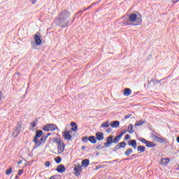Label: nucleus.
Returning a JSON list of instances; mask_svg holds the SVG:
<instances>
[{
    "label": "nucleus",
    "mask_w": 179,
    "mask_h": 179,
    "mask_svg": "<svg viewBox=\"0 0 179 179\" xmlns=\"http://www.w3.org/2000/svg\"><path fill=\"white\" fill-rule=\"evenodd\" d=\"M71 17V13L68 10H63L55 20V22L59 27L65 29L68 27L69 21L68 20Z\"/></svg>",
    "instance_id": "1"
},
{
    "label": "nucleus",
    "mask_w": 179,
    "mask_h": 179,
    "mask_svg": "<svg viewBox=\"0 0 179 179\" xmlns=\"http://www.w3.org/2000/svg\"><path fill=\"white\" fill-rule=\"evenodd\" d=\"M124 23L126 26H140L142 24V15L131 13L128 15V18L124 20Z\"/></svg>",
    "instance_id": "2"
},
{
    "label": "nucleus",
    "mask_w": 179,
    "mask_h": 179,
    "mask_svg": "<svg viewBox=\"0 0 179 179\" xmlns=\"http://www.w3.org/2000/svg\"><path fill=\"white\" fill-rule=\"evenodd\" d=\"M43 129L46 132H54V131H57V129H58V126L55 124H47L43 127Z\"/></svg>",
    "instance_id": "3"
},
{
    "label": "nucleus",
    "mask_w": 179,
    "mask_h": 179,
    "mask_svg": "<svg viewBox=\"0 0 179 179\" xmlns=\"http://www.w3.org/2000/svg\"><path fill=\"white\" fill-rule=\"evenodd\" d=\"M50 135H51V134H48L46 136H42L40 141H38V138H37L36 140H34V142L35 143L34 149H36V148H38V146L41 145H44V143H45V141H47V138H48Z\"/></svg>",
    "instance_id": "4"
},
{
    "label": "nucleus",
    "mask_w": 179,
    "mask_h": 179,
    "mask_svg": "<svg viewBox=\"0 0 179 179\" xmlns=\"http://www.w3.org/2000/svg\"><path fill=\"white\" fill-rule=\"evenodd\" d=\"M58 155H62L65 151V143L62 141H57Z\"/></svg>",
    "instance_id": "5"
},
{
    "label": "nucleus",
    "mask_w": 179,
    "mask_h": 179,
    "mask_svg": "<svg viewBox=\"0 0 179 179\" xmlns=\"http://www.w3.org/2000/svg\"><path fill=\"white\" fill-rule=\"evenodd\" d=\"M138 141H140V142H142V143H144L147 148H155L156 147V143H155L152 141H147L146 139H145L143 138H139Z\"/></svg>",
    "instance_id": "6"
},
{
    "label": "nucleus",
    "mask_w": 179,
    "mask_h": 179,
    "mask_svg": "<svg viewBox=\"0 0 179 179\" xmlns=\"http://www.w3.org/2000/svg\"><path fill=\"white\" fill-rule=\"evenodd\" d=\"M20 131H22V123H17L13 133V136L15 137L18 136L20 134Z\"/></svg>",
    "instance_id": "7"
},
{
    "label": "nucleus",
    "mask_w": 179,
    "mask_h": 179,
    "mask_svg": "<svg viewBox=\"0 0 179 179\" xmlns=\"http://www.w3.org/2000/svg\"><path fill=\"white\" fill-rule=\"evenodd\" d=\"M111 143H114L113 137L110 136L106 139V143H105L104 146L106 148H110L111 146Z\"/></svg>",
    "instance_id": "8"
},
{
    "label": "nucleus",
    "mask_w": 179,
    "mask_h": 179,
    "mask_svg": "<svg viewBox=\"0 0 179 179\" xmlns=\"http://www.w3.org/2000/svg\"><path fill=\"white\" fill-rule=\"evenodd\" d=\"M63 138L66 141H71L72 139V136L71 135V133L69 132V131L63 132Z\"/></svg>",
    "instance_id": "9"
},
{
    "label": "nucleus",
    "mask_w": 179,
    "mask_h": 179,
    "mask_svg": "<svg viewBox=\"0 0 179 179\" xmlns=\"http://www.w3.org/2000/svg\"><path fill=\"white\" fill-rule=\"evenodd\" d=\"M127 146V143L121 142L117 143L115 148V150H120V149H124Z\"/></svg>",
    "instance_id": "10"
},
{
    "label": "nucleus",
    "mask_w": 179,
    "mask_h": 179,
    "mask_svg": "<svg viewBox=\"0 0 179 179\" xmlns=\"http://www.w3.org/2000/svg\"><path fill=\"white\" fill-rule=\"evenodd\" d=\"M161 166H167L170 163V159L169 158H162L159 160Z\"/></svg>",
    "instance_id": "11"
},
{
    "label": "nucleus",
    "mask_w": 179,
    "mask_h": 179,
    "mask_svg": "<svg viewBox=\"0 0 179 179\" xmlns=\"http://www.w3.org/2000/svg\"><path fill=\"white\" fill-rule=\"evenodd\" d=\"M96 141H103L104 139V134L103 132L96 133Z\"/></svg>",
    "instance_id": "12"
},
{
    "label": "nucleus",
    "mask_w": 179,
    "mask_h": 179,
    "mask_svg": "<svg viewBox=\"0 0 179 179\" xmlns=\"http://www.w3.org/2000/svg\"><path fill=\"white\" fill-rule=\"evenodd\" d=\"M74 171L76 176H79L80 173H82V166L76 165L74 167Z\"/></svg>",
    "instance_id": "13"
},
{
    "label": "nucleus",
    "mask_w": 179,
    "mask_h": 179,
    "mask_svg": "<svg viewBox=\"0 0 179 179\" xmlns=\"http://www.w3.org/2000/svg\"><path fill=\"white\" fill-rule=\"evenodd\" d=\"M43 132L41 130L36 131V136L34 138V141L38 139V138H41V136H43Z\"/></svg>",
    "instance_id": "14"
},
{
    "label": "nucleus",
    "mask_w": 179,
    "mask_h": 179,
    "mask_svg": "<svg viewBox=\"0 0 179 179\" xmlns=\"http://www.w3.org/2000/svg\"><path fill=\"white\" fill-rule=\"evenodd\" d=\"M35 43L36 45H41V43H43V41H41V38H40L38 35H35Z\"/></svg>",
    "instance_id": "15"
},
{
    "label": "nucleus",
    "mask_w": 179,
    "mask_h": 179,
    "mask_svg": "<svg viewBox=\"0 0 179 179\" xmlns=\"http://www.w3.org/2000/svg\"><path fill=\"white\" fill-rule=\"evenodd\" d=\"M56 170L58 171V173H65V166L60 164L57 166Z\"/></svg>",
    "instance_id": "16"
},
{
    "label": "nucleus",
    "mask_w": 179,
    "mask_h": 179,
    "mask_svg": "<svg viewBox=\"0 0 179 179\" xmlns=\"http://www.w3.org/2000/svg\"><path fill=\"white\" fill-rule=\"evenodd\" d=\"M71 127H73L71 130L73 131L74 132H76L78 131V124L75 122H71Z\"/></svg>",
    "instance_id": "17"
},
{
    "label": "nucleus",
    "mask_w": 179,
    "mask_h": 179,
    "mask_svg": "<svg viewBox=\"0 0 179 179\" xmlns=\"http://www.w3.org/2000/svg\"><path fill=\"white\" fill-rule=\"evenodd\" d=\"M154 138H155V141H158L159 143H164V142H166V138L163 137H158L157 136H154Z\"/></svg>",
    "instance_id": "18"
},
{
    "label": "nucleus",
    "mask_w": 179,
    "mask_h": 179,
    "mask_svg": "<svg viewBox=\"0 0 179 179\" xmlns=\"http://www.w3.org/2000/svg\"><path fill=\"white\" fill-rule=\"evenodd\" d=\"M131 94H132V90H131V89L129 88L124 89V96H131Z\"/></svg>",
    "instance_id": "19"
},
{
    "label": "nucleus",
    "mask_w": 179,
    "mask_h": 179,
    "mask_svg": "<svg viewBox=\"0 0 179 179\" xmlns=\"http://www.w3.org/2000/svg\"><path fill=\"white\" fill-rule=\"evenodd\" d=\"M88 141H90V142L91 143H97V139L96 138V137L94 136H91L88 138Z\"/></svg>",
    "instance_id": "20"
},
{
    "label": "nucleus",
    "mask_w": 179,
    "mask_h": 179,
    "mask_svg": "<svg viewBox=\"0 0 179 179\" xmlns=\"http://www.w3.org/2000/svg\"><path fill=\"white\" fill-rule=\"evenodd\" d=\"M128 143L129 146H132L134 149H136V146H137L136 140H131Z\"/></svg>",
    "instance_id": "21"
},
{
    "label": "nucleus",
    "mask_w": 179,
    "mask_h": 179,
    "mask_svg": "<svg viewBox=\"0 0 179 179\" xmlns=\"http://www.w3.org/2000/svg\"><path fill=\"white\" fill-rule=\"evenodd\" d=\"M110 125L112 128H118V127H120V122L114 121L113 123H110Z\"/></svg>",
    "instance_id": "22"
},
{
    "label": "nucleus",
    "mask_w": 179,
    "mask_h": 179,
    "mask_svg": "<svg viewBox=\"0 0 179 179\" xmlns=\"http://www.w3.org/2000/svg\"><path fill=\"white\" fill-rule=\"evenodd\" d=\"M127 132L130 134H134L135 132V130L134 129V125L129 124L127 128Z\"/></svg>",
    "instance_id": "23"
},
{
    "label": "nucleus",
    "mask_w": 179,
    "mask_h": 179,
    "mask_svg": "<svg viewBox=\"0 0 179 179\" xmlns=\"http://www.w3.org/2000/svg\"><path fill=\"white\" fill-rule=\"evenodd\" d=\"M137 150H138V152H140V153H143V152H145V150H146V148L145 146L139 145L137 148Z\"/></svg>",
    "instance_id": "24"
},
{
    "label": "nucleus",
    "mask_w": 179,
    "mask_h": 179,
    "mask_svg": "<svg viewBox=\"0 0 179 179\" xmlns=\"http://www.w3.org/2000/svg\"><path fill=\"white\" fill-rule=\"evenodd\" d=\"M89 164H90L89 159H84L82 161V166L83 167H87V166H89Z\"/></svg>",
    "instance_id": "25"
},
{
    "label": "nucleus",
    "mask_w": 179,
    "mask_h": 179,
    "mask_svg": "<svg viewBox=\"0 0 179 179\" xmlns=\"http://www.w3.org/2000/svg\"><path fill=\"white\" fill-rule=\"evenodd\" d=\"M133 152H134V151L132 150L131 148H129V149H127V150H126V152H124V155H125L126 156H129L130 155H132Z\"/></svg>",
    "instance_id": "26"
},
{
    "label": "nucleus",
    "mask_w": 179,
    "mask_h": 179,
    "mask_svg": "<svg viewBox=\"0 0 179 179\" xmlns=\"http://www.w3.org/2000/svg\"><path fill=\"white\" fill-rule=\"evenodd\" d=\"M145 124V121L139 120L135 123V127H141V125H143Z\"/></svg>",
    "instance_id": "27"
},
{
    "label": "nucleus",
    "mask_w": 179,
    "mask_h": 179,
    "mask_svg": "<svg viewBox=\"0 0 179 179\" xmlns=\"http://www.w3.org/2000/svg\"><path fill=\"white\" fill-rule=\"evenodd\" d=\"M121 136L118 135L113 139V143H118L119 141H121Z\"/></svg>",
    "instance_id": "28"
},
{
    "label": "nucleus",
    "mask_w": 179,
    "mask_h": 179,
    "mask_svg": "<svg viewBox=\"0 0 179 179\" xmlns=\"http://www.w3.org/2000/svg\"><path fill=\"white\" fill-rule=\"evenodd\" d=\"M101 127L102 128H108V127H110V124L108 123V121H106V122H103V123L101 125Z\"/></svg>",
    "instance_id": "29"
},
{
    "label": "nucleus",
    "mask_w": 179,
    "mask_h": 179,
    "mask_svg": "<svg viewBox=\"0 0 179 179\" xmlns=\"http://www.w3.org/2000/svg\"><path fill=\"white\" fill-rule=\"evenodd\" d=\"M12 171H13V169H12V167H10L8 169H7V170L6 171V176L10 175V173H12Z\"/></svg>",
    "instance_id": "30"
},
{
    "label": "nucleus",
    "mask_w": 179,
    "mask_h": 179,
    "mask_svg": "<svg viewBox=\"0 0 179 179\" xmlns=\"http://www.w3.org/2000/svg\"><path fill=\"white\" fill-rule=\"evenodd\" d=\"M82 141L83 142H84V143H86V142L89 141V138L87 137V136H83L82 137Z\"/></svg>",
    "instance_id": "31"
},
{
    "label": "nucleus",
    "mask_w": 179,
    "mask_h": 179,
    "mask_svg": "<svg viewBox=\"0 0 179 179\" xmlns=\"http://www.w3.org/2000/svg\"><path fill=\"white\" fill-rule=\"evenodd\" d=\"M62 159L60 157H58L57 158L55 159V162H56L57 163V164H59V163H60L62 162Z\"/></svg>",
    "instance_id": "32"
},
{
    "label": "nucleus",
    "mask_w": 179,
    "mask_h": 179,
    "mask_svg": "<svg viewBox=\"0 0 179 179\" xmlns=\"http://www.w3.org/2000/svg\"><path fill=\"white\" fill-rule=\"evenodd\" d=\"M45 166L46 167H50V166H51V163L50 162V161H47L45 162Z\"/></svg>",
    "instance_id": "33"
},
{
    "label": "nucleus",
    "mask_w": 179,
    "mask_h": 179,
    "mask_svg": "<svg viewBox=\"0 0 179 179\" xmlns=\"http://www.w3.org/2000/svg\"><path fill=\"white\" fill-rule=\"evenodd\" d=\"M124 134H127V130L122 131L121 134H119V136H120V138H122Z\"/></svg>",
    "instance_id": "34"
},
{
    "label": "nucleus",
    "mask_w": 179,
    "mask_h": 179,
    "mask_svg": "<svg viewBox=\"0 0 179 179\" xmlns=\"http://www.w3.org/2000/svg\"><path fill=\"white\" fill-rule=\"evenodd\" d=\"M31 128H34L36 127V122H31Z\"/></svg>",
    "instance_id": "35"
},
{
    "label": "nucleus",
    "mask_w": 179,
    "mask_h": 179,
    "mask_svg": "<svg viewBox=\"0 0 179 179\" xmlns=\"http://www.w3.org/2000/svg\"><path fill=\"white\" fill-rule=\"evenodd\" d=\"M22 174H23V169H20L18 171V176H22Z\"/></svg>",
    "instance_id": "36"
},
{
    "label": "nucleus",
    "mask_w": 179,
    "mask_h": 179,
    "mask_svg": "<svg viewBox=\"0 0 179 179\" xmlns=\"http://www.w3.org/2000/svg\"><path fill=\"white\" fill-rule=\"evenodd\" d=\"M131 138V136H129V134H127L126 136H125V139L126 140H128V139H129Z\"/></svg>",
    "instance_id": "37"
},
{
    "label": "nucleus",
    "mask_w": 179,
    "mask_h": 179,
    "mask_svg": "<svg viewBox=\"0 0 179 179\" xmlns=\"http://www.w3.org/2000/svg\"><path fill=\"white\" fill-rule=\"evenodd\" d=\"M2 100V92L0 91V101Z\"/></svg>",
    "instance_id": "38"
},
{
    "label": "nucleus",
    "mask_w": 179,
    "mask_h": 179,
    "mask_svg": "<svg viewBox=\"0 0 179 179\" xmlns=\"http://www.w3.org/2000/svg\"><path fill=\"white\" fill-rule=\"evenodd\" d=\"M31 2L32 3H36V2H37V0H31Z\"/></svg>",
    "instance_id": "39"
},
{
    "label": "nucleus",
    "mask_w": 179,
    "mask_h": 179,
    "mask_svg": "<svg viewBox=\"0 0 179 179\" xmlns=\"http://www.w3.org/2000/svg\"><path fill=\"white\" fill-rule=\"evenodd\" d=\"M56 177H57V176H53L51 178H50L49 179H57V178H55Z\"/></svg>",
    "instance_id": "40"
},
{
    "label": "nucleus",
    "mask_w": 179,
    "mask_h": 179,
    "mask_svg": "<svg viewBox=\"0 0 179 179\" xmlns=\"http://www.w3.org/2000/svg\"><path fill=\"white\" fill-rule=\"evenodd\" d=\"M111 131H113V129L111 128H109L108 129L107 132H111Z\"/></svg>",
    "instance_id": "41"
},
{
    "label": "nucleus",
    "mask_w": 179,
    "mask_h": 179,
    "mask_svg": "<svg viewBox=\"0 0 179 179\" xmlns=\"http://www.w3.org/2000/svg\"><path fill=\"white\" fill-rule=\"evenodd\" d=\"M22 161H19V162H17V164H18V165H19V164H22Z\"/></svg>",
    "instance_id": "42"
},
{
    "label": "nucleus",
    "mask_w": 179,
    "mask_h": 179,
    "mask_svg": "<svg viewBox=\"0 0 179 179\" xmlns=\"http://www.w3.org/2000/svg\"><path fill=\"white\" fill-rule=\"evenodd\" d=\"M172 1H173V3H177V2H178V0L175 1H174V0H172Z\"/></svg>",
    "instance_id": "43"
},
{
    "label": "nucleus",
    "mask_w": 179,
    "mask_h": 179,
    "mask_svg": "<svg viewBox=\"0 0 179 179\" xmlns=\"http://www.w3.org/2000/svg\"><path fill=\"white\" fill-rule=\"evenodd\" d=\"M85 146H83L82 148H81V150H85Z\"/></svg>",
    "instance_id": "44"
},
{
    "label": "nucleus",
    "mask_w": 179,
    "mask_h": 179,
    "mask_svg": "<svg viewBox=\"0 0 179 179\" xmlns=\"http://www.w3.org/2000/svg\"><path fill=\"white\" fill-rule=\"evenodd\" d=\"M124 118H125V119L129 118V116H127V115H126V116L124 117Z\"/></svg>",
    "instance_id": "45"
},
{
    "label": "nucleus",
    "mask_w": 179,
    "mask_h": 179,
    "mask_svg": "<svg viewBox=\"0 0 179 179\" xmlns=\"http://www.w3.org/2000/svg\"><path fill=\"white\" fill-rule=\"evenodd\" d=\"M15 178H16V179H18V178H19V177H18V176H16V177H15Z\"/></svg>",
    "instance_id": "46"
}]
</instances>
